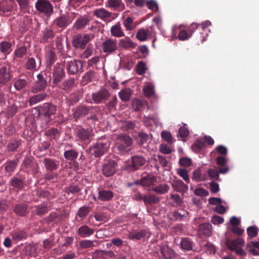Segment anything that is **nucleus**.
<instances>
[{"label":"nucleus","mask_w":259,"mask_h":259,"mask_svg":"<svg viewBox=\"0 0 259 259\" xmlns=\"http://www.w3.org/2000/svg\"><path fill=\"white\" fill-rule=\"evenodd\" d=\"M133 140L131 137L124 134L118 135L116 138L115 148L117 153L124 155L131 150Z\"/></svg>","instance_id":"obj_1"},{"label":"nucleus","mask_w":259,"mask_h":259,"mask_svg":"<svg viewBox=\"0 0 259 259\" xmlns=\"http://www.w3.org/2000/svg\"><path fill=\"white\" fill-rule=\"evenodd\" d=\"M35 7L39 14L47 18H49L54 13V7L49 0H37Z\"/></svg>","instance_id":"obj_2"},{"label":"nucleus","mask_w":259,"mask_h":259,"mask_svg":"<svg viewBox=\"0 0 259 259\" xmlns=\"http://www.w3.org/2000/svg\"><path fill=\"white\" fill-rule=\"evenodd\" d=\"M117 161L115 159L106 157L102 167L103 175L106 177L113 176L117 171Z\"/></svg>","instance_id":"obj_3"},{"label":"nucleus","mask_w":259,"mask_h":259,"mask_svg":"<svg viewBox=\"0 0 259 259\" xmlns=\"http://www.w3.org/2000/svg\"><path fill=\"white\" fill-rule=\"evenodd\" d=\"M94 38V35L86 34L83 36L81 34L75 35L72 39V44L75 49H84L87 44Z\"/></svg>","instance_id":"obj_4"},{"label":"nucleus","mask_w":259,"mask_h":259,"mask_svg":"<svg viewBox=\"0 0 259 259\" xmlns=\"http://www.w3.org/2000/svg\"><path fill=\"white\" fill-rule=\"evenodd\" d=\"M102 51L107 55L113 54L117 49V42L115 39L106 38L101 46Z\"/></svg>","instance_id":"obj_5"},{"label":"nucleus","mask_w":259,"mask_h":259,"mask_svg":"<svg viewBox=\"0 0 259 259\" xmlns=\"http://www.w3.org/2000/svg\"><path fill=\"white\" fill-rule=\"evenodd\" d=\"M109 145L102 142H98L90 148L91 152L96 157H100L108 151Z\"/></svg>","instance_id":"obj_6"},{"label":"nucleus","mask_w":259,"mask_h":259,"mask_svg":"<svg viewBox=\"0 0 259 259\" xmlns=\"http://www.w3.org/2000/svg\"><path fill=\"white\" fill-rule=\"evenodd\" d=\"M83 62L81 60H73L68 62L66 64V69L68 73L72 75L77 74L78 72H82Z\"/></svg>","instance_id":"obj_7"},{"label":"nucleus","mask_w":259,"mask_h":259,"mask_svg":"<svg viewBox=\"0 0 259 259\" xmlns=\"http://www.w3.org/2000/svg\"><path fill=\"white\" fill-rule=\"evenodd\" d=\"M56 110V106L50 103H45L42 106L38 107L39 114L47 117H50L54 115Z\"/></svg>","instance_id":"obj_8"},{"label":"nucleus","mask_w":259,"mask_h":259,"mask_svg":"<svg viewBox=\"0 0 259 259\" xmlns=\"http://www.w3.org/2000/svg\"><path fill=\"white\" fill-rule=\"evenodd\" d=\"M110 96V93L106 89H101L98 92L92 94V98L96 104L104 103L107 100Z\"/></svg>","instance_id":"obj_9"},{"label":"nucleus","mask_w":259,"mask_h":259,"mask_svg":"<svg viewBox=\"0 0 259 259\" xmlns=\"http://www.w3.org/2000/svg\"><path fill=\"white\" fill-rule=\"evenodd\" d=\"M92 107L81 105L75 107L73 110L72 117L75 121H77L80 118L89 114Z\"/></svg>","instance_id":"obj_10"},{"label":"nucleus","mask_w":259,"mask_h":259,"mask_svg":"<svg viewBox=\"0 0 259 259\" xmlns=\"http://www.w3.org/2000/svg\"><path fill=\"white\" fill-rule=\"evenodd\" d=\"M72 144H66L64 146L63 156L68 161H74L78 156V151L73 148Z\"/></svg>","instance_id":"obj_11"},{"label":"nucleus","mask_w":259,"mask_h":259,"mask_svg":"<svg viewBox=\"0 0 259 259\" xmlns=\"http://www.w3.org/2000/svg\"><path fill=\"white\" fill-rule=\"evenodd\" d=\"M47 86V81L43 75L39 73L37 75V80L35 82V85L31 89V92L33 94H37L38 92L43 91Z\"/></svg>","instance_id":"obj_12"},{"label":"nucleus","mask_w":259,"mask_h":259,"mask_svg":"<svg viewBox=\"0 0 259 259\" xmlns=\"http://www.w3.org/2000/svg\"><path fill=\"white\" fill-rule=\"evenodd\" d=\"M74 134L79 140L85 142L89 140L91 136V131L89 128L85 129L78 125L75 129Z\"/></svg>","instance_id":"obj_13"},{"label":"nucleus","mask_w":259,"mask_h":259,"mask_svg":"<svg viewBox=\"0 0 259 259\" xmlns=\"http://www.w3.org/2000/svg\"><path fill=\"white\" fill-rule=\"evenodd\" d=\"M65 76V73L63 67L59 63L56 64L53 72V83L57 84L60 83Z\"/></svg>","instance_id":"obj_14"},{"label":"nucleus","mask_w":259,"mask_h":259,"mask_svg":"<svg viewBox=\"0 0 259 259\" xmlns=\"http://www.w3.org/2000/svg\"><path fill=\"white\" fill-rule=\"evenodd\" d=\"M42 163L46 170L50 172L57 170L60 165L59 160L52 158H45L42 160Z\"/></svg>","instance_id":"obj_15"},{"label":"nucleus","mask_w":259,"mask_h":259,"mask_svg":"<svg viewBox=\"0 0 259 259\" xmlns=\"http://www.w3.org/2000/svg\"><path fill=\"white\" fill-rule=\"evenodd\" d=\"M160 253L164 259H173L177 255L175 251L167 244L160 245Z\"/></svg>","instance_id":"obj_16"},{"label":"nucleus","mask_w":259,"mask_h":259,"mask_svg":"<svg viewBox=\"0 0 259 259\" xmlns=\"http://www.w3.org/2000/svg\"><path fill=\"white\" fill-rule=\"evenodd\" d=\"M146 162V160L144 157L136 155L132 157L131 161L128 165L133 170H137L143 166Z\"/></svg>","instance_id":"obj_17"},{"label":"nucleus","mask_w":259,"mask_h":259,"mask_svg":"<svg viewBox=\"0 0 259 259\" xmlns=\"http://www.w3.org/2000/svg\"><path fill=\"white\" fill-rule=\"evenodd\" d=\"M37 59L38 61L37 63L36 62L35 59L33 57L28 58L24 65L25 68L29 70H38L41 66V59L39 57H37Z\"/></svg>","instance_id":"obj_18"},{"label":"nucleus","mask_w":259,"mask_h":259,"mask_svg":"<svg viewBox=\"0 0 259 259\" xmlns=\"http://www.w3.org/2000/svg\"><path fill=\"white\" fill-rule=\"evenodd\" d=\"M13 212L19 217H24L29 213L28 205L24 203H20L15 205Z\"/></svg>","instance_id":"obj_19"},{"label":"nucleus","mask_w":259,"mask_h":259,"mask_svg":"<svg viewBox=\"0 0 259 259\" xmlns=\"http://www.w3.org/2000/svg\"><path fill=\"white\" fill-rule=\"evenodd\" d=\"M16 6L14 1L8 0L1 2L0 14H3L6 13L12 12Z\"/></svg>","instance_id":"obj_20"},{"label":"nucleus","mask_w":259,"mask_h":259,"mask_svg":"<svg viewBox=\"0 0 259 259\" xmlns=\"http://www.w3.org/2000/svg\"><path fill=\"white\" fill-rule=\"evenodd\" d=\"M10 68L6 66H3L0 68V85H4L12 78L10 71Z\"/></svg>","instance_id":"obj_21"},{"label":"nucleus","mask_w":259,"mask_h":259,"mask_svg":"<svg viewBox=\"0 0 259 259\" xmlns=\"http://www.w3.org/2000/svg\"><path fill=\"white\" fill-rule=\"evenodd\" d=\"M157 178L153 175L146 174L145 176H143L140 180V183L143 186L150 187L153 186L154 183L156 182Z\"/></svg>","instance_id":"obj_22"},{"label":"nucleus","mask_w":259,"mask_h":259,"mask_svg":"<svg viewBox=\"0 0 259 259\" xmlns=\"http://www.w3.org/2000/svg\"><path fill=\"white\" fill-rule=\"evenodd\" d=\"M226 245L228 248L232 251H234L238 248H241L244 245V241L240 238L234 240H227Z\"/></svg>","instance_id":"obj_23"},{"label":"nucleus","mask_w":259,"mask_h":259,"mask_svg":"<svg viewBox=\"0 0 259 259\" xmlns=\"http://www.w3.org/2000/svg\"><path fill=\"white\" fill-rule=\"evenodd\" d=\"M45 59L47 67L50 68L57 59L54 48L49 49L46 52Z\"/></svg>","instance_id":"obj_24"},{"label":"nucleus","mask_w":259,"mask_h":259,"mask_svg":"<svg viewBox=\"0 0 259 259\" xmlns=\"http://www.w3.org/2000/svg\"><path fill=\"white\" fill-rule=\"evenodd\" d=\"M71 21L70 18L66 16H61L54 21V24L57 27L62 28V29L65 28L70 23Z\"/></svg>","instance_id":"obj_25"},{"label":"nucleus","mask_w":259,"mask_h":259,"mask_svg":"<svg viewBox=\"0 0 259 259\" xmlns=\"http://www.w3.org/2000/svg\"><path fill=\"white\" fill-rule=\"evenodd\" d=\"M94 233V230L86 225L81 226L77 231V234L82 238L88 237Z\"/></svg>","instance_id":"obj_26"},{"label":"nucleus","mask_w":259,"mask_h":259,"mask_svg":"<svg viewBox=\"0 0 259 259\" xmlns=\"http://www.w3.org/2000/svg\"><path fill=\"white\" fill-rule=\"evenodd\" d=\"M188 212L184 210H174L169 214V218L173 221H181L186 217Z\"/></svg>","instance_id":"obj_27"},{"label":"nucleus","mask_w":259,"mask_h":259,"mask_svg":"<svg viewBox=\"0 0 259 259\" xmlns=\"http://www.w3.org/2000/svg\"><path fill=\"white\" fill-rule=\"evenodd\" d=\"M114 196L113 192L108 190H100L98 191V199L101 201H108Z\"/></svg>","instance_id":"obj_28"},{"label":"nucleus","mask_w":259,"mask_h":259,"mask_svg":"<svg viewBox=\"0 0 259 259\" xmlns=\"http://www.w3.org/2000/svg\"><path fill=\"white\" fill-rule=\"evenodd\" d=\"M25 177H21L18 178L14 177L12 178L10 181V185L14 189L20 190L23 188L24 184Z\"/></svg>","instance_id":"obj_29"},{"label":"nucleus","mask_w":259,"mask_h":259,"mask_svg":"<svg viewBox=\"0 0 259 259\" xmlns=\"http://www.w3.org/2000/svg\"><path fill=\"white\" fill-rule=\"evenodd\" d=\"M33 212L38 216H42L49 211V206L47 203H44L33 207Z\"/></svg>","instance_id":"obj_30"},{"label":"nucleus","mask_w":259,"mask_h":259,"mask_svg":"<svg viewBox=\"0 0 259 259\" xmlns=\"http://www.w3.org/2000/svg\"><path fill=\"white\" fill-rule=\"evenodd\" d=\"M172 187L176 191L180 193H185L188 190V186L179 180L175 181L172 183Z\"/></svg>","instance_id":"obj_31"},{"label":"nucleus","mask_w":259,"mask_h":259,"mask_svg":"<svg viewBox=\"0 0 259 259\" xmlns=\"http://www.w3.org/2000/svg\"><path fill=\"white\" fill-rule=\"evenodd\" d=\"M134 110L139 111L144 109L146 107L147 109H149V106L146 101H141L138 99H135L132 102Z\"/></svg>","instance_id":"obj_32"},{"label":"nucleus","mask_w":259,"mask_h":259,"mask_svg":"<svg viewBox=\"0 0 259 259\" xmlns=\"http://www.w3.org/2000/svg\"><path fill=\"white\" fill-rule=\"evenodd\" d=\"M89 21L87 16H80L74 23L73 27L77 30L83 29L89 23Z\"/></svg>","instance_id":"obj_33"},{"label":"nucleus","mask_w":259,"mask_h":259,"mask_svg":"<svg viewBox=\"0 0 259 259\" xmlns=\"http://www.w3.org/2000/svg\"><path fill=\"white\" fill-rule=\"evenodd\" d=\"M146 235L147 232L145 230L134 231L128 234V238L133 240H139L144 238Z\"/></svg>","instance_id":"obj_34"},{"label":"nucleus","mask_w":259,"mask_h":259,"mask_svg":"<svg viewBox=\"0 0 259 259\" xmlns=\"http://www.w3.org/2000/svg\"><path fill=\"white\" fill-rule=\"evenodd\" d=\"M23 75H21L20 77L16 79L14 82V87L17 91H20L24 89L28 83V79L21 78Z\"/></svg>","instance_id":"obj_35"},{"label":"nucleus","mask_w":259,"mask_h":259,"mask_svg":"<svg viewBox=\"0 0 259 259\" xmlns=\"http://www.w3.org/2000/svg\"><path fill=\"white\" fill-rule=\"evenodd\" d=\"M18 165V160H8L3 165L6 172L11 175Z\"/></svg>","instance_id":"obj_36"},{"label":"nucleus","mask_w":259,"mask_h":259,"mask_svg":"<svg viewBox=\"0 0 259 259\" xmlns=\"http://www.w3.org/2000/svg\"><path fill=\"white\" fill-rule=\"evenodd\" d=\"M41 41L44 43L49 42V40L53 39L55 35L53 30L47 28L41 31Z\"/></svg>","instance_id":"obj_37"},{"label":"nucleus","mask_w":259,"mask_h":259,"mask_svg":"<svg viewBox=\"0 0 259 259\" xmlns=\"http://www.w3.org/2000/svg\"><path fill=\"white\" fill-rule=\"evenodd\" d=\"M199 232L206 237L212 235V226L209 223L201 224L199 226Z\"/></svg>","instance_id":"obj_38"},{"label":"nucleus","mask_w":259,"mask_h":259,"mask_svg":"<svg viewBox=\"0 0 259 259\" xmlns=\"http://www.w3.org/2000/svg\"><path fill=\"white\" fill-rule=\"evenodd\" d=\"M151 190L158 194L163 195L168 192L169 186L166 184L163 183L158 186L154 185Z\"/></svg>","instance_id":"obj_39"},{"label":"nucleus","mask_w":259,"mask_h":259,"mask_svg":"<svg viewBox=\"0 0 259 259\" xmlns=\"http://www.w3.org/2000/svg\"><path fill=\"white\" fill-rule=\"evenodd\" d=\"M47 96V94L46 93H42L41 94L33 95V96L29 98L28 100V103L29 106L34 105L43 100H44Z\"/></svg>","instance_id":"obj_40"},{"label":"nucleus","mask_w":259,"mask_h":259,"mask_svg":"<svg viewBox=\"0 0 259 259\" xmlns=\"http://www.w3.org/2000/svg\"><path fill=\"white\" fill-rule=\"evenodd\" d=\"M227 159L225 157L220 156L217 158V163L221 167L219 169V172L221 174H226L229 170V168L226 165Z\"/></svg>","instance_id":"obj_41"},{"label":"nucleus","mask_w":259,"mask_h":259,"mask_svg":"<svg viewBox=\"0 0 259 259\" xmlns=\"http://www.w3.org/2000/svg\"><path fill=\"white\" fill-rule=\"evenodd\" d=\"M110 32L113 36L117 37H122L124 35L123 32L121 30L119 22L117 23L111 27Z\"/></svg>","instance_id":"obj_42"},{"label":"nucleus","mask_w":259,"mask_h":259,"mask_svg":"<svg viewBox=\"0 0 259 259\" xmlns=\"http://www.w3.org/2000/svg\"><path fill=\"white\" fill-rule=\"evenodd\" d=\"M93 14L94 16L103 20L109 17L110 16V13L109 12L102 8L94 10L93 12Z\"/></svg>","instance_id":"obj_43"},{"label":"nucleus","mask_w":259,"mask_h":259,"mask_svg":"<svg viewBox=\"0 0 259 259\" xmlns=\"http://www.w3.org/2000/svg\"><path fill=\"white\" fill-rule=\"evenodd\" d=\"M160 201V198L155 194L145 195L144 203L145 205L156 204Z\"/></svg>","instance_id":"obj_44"},{"label":"nucleus","mask_w":259,"mask_h":259,"mask_svg":"<svg viewBox=\"0 0 259 259\" xmlns=\"http://www.w3.org/2000/svg\"><path fill=\"white\" fill-rule=\"evenodd\" d=\"M180 245L183 250L190 251L193 249V243L189 238H183L181 239Z\"/></svg>","instance_id":"obj_45"},{"label":"nucleus","mask_w":259,"mask_h":259,"mask_svg":"<svg viewBox=\"0 0 259 259\" xmlns=\"http://www.w3.org/2000/svg\"><path fill=\"white\" fill-rule=\"evenodd\" d=\"M12 44L9 41H3L0 43V52L5 55L9 54L11 51Z\"/></svg>","instance_id":"obj_46"},{"label":"nucleus","mask_w":259,"mask_h":259,"mask_svg":"<svg viewBox=\"0 0 259 259\" xmlns=\"http://www.w3.org/2000/svg\"><path fill=\"white\" fill-rule=\"evenodd\" d=\"M120 43L122 48L126 49L128 48H135L136 47V44L133 42L128 37H126L124 39H121L120 40Z\"/></svg>","instance_id":"obj_47"},{"label":"nucleus","mask_w":259,"mask_h":259,"mask_svg":"<svg viewBox=\"0 0 259 259\" xmlns=\"http://www.w3.org/2000/svg\"><path fill=\"white\" fill-rule=\"evenodd\" d=\"M75 84V80L73 78H69V79L64 81L59 86V88L64 90L68 91L72 88Z\"/></svg>","instance_id":"obj_48"},{"label":"nucleus","mask_w":259,"mask_h":259,"mask_svg":"<svg viewBox=\"0 0 259 259\" xmlns=\"http://www.w3.org/2000/svg\"><path fill=\"white\" fill-rule=\"evenodd\" d=\"M13 239L16 241H19L27 237L26 232L23 230L13 231L11 233Z\"/></svg>","instance_id":"obj_49"},{"label":"nucleus","mask_w":259,"mask_h":259,"mask_svg":"<svg viewBox=\"0 0 259 259\" xmlns=\"http://www.w3.org/2000/svg\"><path fill=\"white\" fill-rule=\"evenodd\" d=\"M91 210V208L90 206H83L81 207L78 210L77 215H78L81 220H84L87 215L90 213Z\"/></svg>","instance_id":"obj_50"},{"label":"nucleus","mask_w":259,"mask_h":259,"mask_svg":"<svg viewBox=\"0 0 259 259\" xmlns=\"http://www.w3.org/2000/svg\"><path fill=\"white\" fill-rule=\"evenodd\" d=\"M60 133L57 128L53 127L48 130L45 132V135L52 139L57 140L60 136Z\"/></svg>","instance_id":"obj_51"},{"label":"nucleus","mask_w":259,"mask_h":259,"mask_svg":"<svg viewBox=\"0 0 259 259\" xmlns=\"http://www.w3.org/2000/svg\"><path fill=\"white\" fill-rule=\"evenodd\" d=\"M150 34V32L148 29H140L137 32L136 37L139 40L143 41L146 40L147 36Z\"/></svg>","instance_id":"obj_52"},{"label":"nucleus","mask_w":259,"mask_h":259,"mask_svg":"<svg viewBox=\"0 0 259 259\" xmlns=\"http://www.w3.org/2000/svg\"><path fill=\"white\" fill-rule=\"evenodd\" d=\"M96 77V72L93 70L87 72L82 77V82L87 84L91 82Z\"/></svg>","instance_id":"obj_53"},{"label":"nucleus","mask_w":259,"mask_h":259,"mask_svg":"<svg viewBox=\"0 0 259 259\" xmlns=\"http://www.w3.org/2000/svg\"><path fill=\"white\" fill-rule=\"evenodd\" d=\"M193 178L197 182L202 181L205 180L206 176L202 174L201 169L197 168L193 171Z\"/></svg>","instance_id":"obj_54"},{"label":"nucleus","mask_w":259,"mask_h":259,"mask_svg":"<svg viewBox=\"0 0 259 259\" xmlns=\"http://www.w3.org/2000/svg\"><path fill=\"white\" fill-rule=\"evenodd\" d=\"M10 202L7 199L0 200V213L4 214L9 208Z\"/></svg>","instance_id":"obj_55"},{"label":"nucleus","mask_w":259,"mask_h":259,"mask_svg":"<svg viewBox=\"0 0 259 259\" xmlns=\"http://www.w3.org/2000/svg\"><path fill=\"white\" fill-rule=\"evenodd\" d=\"M97 242V240H83L81 241L79 244L80 247L82 249L91 248L93 246H95L94 243Z\"/></svg>","instance_id":"obj_56"},{"label":"nucleus","mask_w":259,"mask_h":259,"mask_svg":"<svg viewBox=\"0 0 259 259\" xmlns=\"http://www.w3.org/2000/svg\"><path fill=\"white\" fill-rule=\"evenodd\" d=\"M19 6L20 10L23 13L26 12L29 9L28 0H16Z\"/></svg>","instance_id":"obj_57"},{"label":"nucleus","mask_w":259,"mask_h":259,"mask_svg":"<svg viewBox=\"0 0 259 259\" xmlns=\"http://www.w3.org/2000/svg\"><path fill=\"white\" fill-rule=\"evenodd\" d=\"M131 95L130 91L128 89L122 90L119 93V96L122 101H129Z\"/></svg>","instance_id":"obj_58"},{"label":"nucleus","mask_w":259,"mask_h":259,"mask_svg":"<svg viewBox=\"0 0 259 259\" xmlns=\"http://www.w3.org/2000/svg\"><path fill=\"white\" fill-rule=\"evenodd\" d=\"M258 232L259 229L255 226H250L247 229V233L251 238L256 237Z\"/></svg>","instance_id":"obj_59"},{"label":"nucleus","mask_w":259,"mask_h":259,"mask_svg":"<svg viewBox=\"0 0 259 259\" xmlns=\"http://www.w3.org/2000/svg\"><path fill=\"white\" fill-rule=\"evenodd\" d=\"M20 145V142L18 140H11L8 144L7 148L9 151H15Z\"/></svg>","instance_id":"obj_60"},{"label":"nucleus","mask_w":259,"mask_h":259,"mask_svg":"<svg viewBox=\"0 0 259 259\" xmlns=\"http://www.w3.org/2000/svg\"><path fill=\"white\" fill-rule=\"evenodd\" d=\"M136 138L137 139L138 144L142 146L145 143H147L148 139V136L145 133H139Z\"/></svg>","instance_id":"obj_61"},{"label":"nucleus","mask_w":259,"mask_h":259,"mask_svg":"<svg viewBox=\"0 0 259 259\" xmlns=\"http://www.w3.org/2000/svg\"><path fill=\"white\" fill-rule=\"evenodd\" d=\"M143 92L146 97H151L154 93V87L151 84H147L143 88Z\"/></svg>","instance_id":"obj_62"},{"label":"nucleus","mask_w":259,"mask_h":259,"mask_svg":"<svg viewBox=\"0 0 259 259\" xmlns=\"http://www.w3.org/2000/svg\"><path fill=\"white\" fill-rule=\"evenodd\" d=\"M146 70L145 64L140 61L136 65V72L138 74L142 75L145 73Z\"/></svg>","instance_id":"obj_63"},{"label":"nucleus","mask_w":259,"mask_h":259,"mask_svg":"<svg viewBox=\"0 0 259 259\" xmlns=\"http://www.w3.org/2000/svg\"><path fill=\"white\" fill-rule=\"evenodd\" d=\"M27 53V48L25 46L21 47L15 51L14 54L17 58H22Z\"/></svg>","instance_id":"obj_64"}]
</instances>
